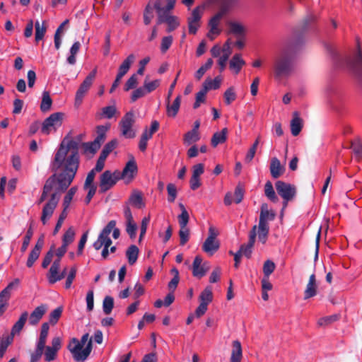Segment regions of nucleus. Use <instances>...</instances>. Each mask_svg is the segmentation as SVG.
<instances>
[{
	"label": "nucleus",
	"mask_w": 362,
	"mask_h": 362,
	"mask_svg": "<svg viewBox=\"0 0 362 362\" xmlns=\"http://www.w3.org/2000/svg\"><path fill=\"white\" fill-rule=\"evenodd\" d=\"M269 169L271 175L274 179L281 177L285 171L284 167L281 165L280 160L276 157L271 160Z\"/></svg>",
	"instance_id": "5701e85b"
},
{
	"label": "nucleus",
	"mask_w": 362,
	"mask_h": 362,
	"mask_svg": "<svg viewBox=\"0 0 362 362\" xmlns=\"http://www.w3.org/2000/svg\"><path fill=\"white\" fill-rule=\"evenodd\" d=\"M79 144L80 140L72 139H66V138H64L61 142L59 148H63L64 151L71 154H74V156H79Z\"/></svg>",
	"instance_id": "dca6fc26"
},
{
	"label": "nucleus",
	"mask_w": 362,
	"mask_h": 362,
	"mask_svg": "<svg viewBox=\"0 0 362 362\" xmlns=\"http://www.w3.org/2000/svg\"><path fill=\"white\" fill-rule=\"evenodd\" d=\"M180 244L185 245L189 238V230L187 227L180 228L179 231Z\"/></svg>",
	"instance_id": "13d9d810"
},
{
	"label": "nucleus",
	"mask_w": 362,
	"mask_h": 362,
	"mask_svg": "<svg viewBox=\"0 0 362 362\" xmlns=\"http://www.w3.org/2000/svg\"><path fill=\"white\" fill-rule=\"evenodd\" d=\"M33 235V230L32 228V225L30 226L29 228L28 229L26 234L23 238V242L21 248V250L22 252H24L28 249V247L30 244V240Z\"/></svg>",
	"instance_id": "864d4df0"
},
{
	"label": "nucleus",
	"mask_w": 362,
	"mask_h": 362,
	"mask_svg": "<svg viewBox=\"0 0 362 362\" xmlns=\"http://www.w3.org/2000/svg\"><path fill=\"white\" fill-rule=\"evenodd\" d=\"M138 168L134 158L129 160L125 165L122 171V177H125L130 180L133 179L137 173Z\"/></svg>",
	"instance_id": "412c9836"
},
{
	"label": "nucleus",
	"mask_w": 362,
	"mask_h": 362,
	"mask_svg": "<svg viewBox=\"0 0 362 362\" xmlns=\"http://www.w3.org/2000/svg\"><path fill=\"white\" fill-rule=\"evenodd\" d=\"M294 48L292 45H288L276 57L274 64V76L281 78L288 76L294 69Z\"/></svg>",
	"instance_id": "7ed1b4c3"
},
{
	"label": "nucleus",
	"mask_w": 362,
	"mask_h": 362,
	"mask_svg": "<svg viewBox=\"0 0 362 362\" xmlns=\"http://www.w3.org/2000/svg\"><path fill=\"white\" fill-rule=\"evenodd\" d=\"M88 333H86L82 336L80 341H78L76 338H72L69 345L67 346V349L71 353L81 350L83 346L88 341Z\"/></svg>",
	"instance_id": "4be33fe9"
},
{
	"label": "nucleus",
	"mask_w": 362,
	"mask_h": 362,
	"mask_svg": "<svg viewBox=\"0 0 362 362\" xmlns=\"http://www.w3.org/2000/svg\"><path fill=\"white\" fill-rule=\"evenodd\" d=\"M213 63H214V62H213L212 59H209L206 61V62L205 63V64L202 65L197 71V72L195 73V78L197 80H200L202 78V76H204V74L206 73V71L211 68Z\"/></svg>",
	"instance_id": "3c124183"
},
{
	"label": "nucleus",
	"mask_w": 362,
	"mask_h": 362,
	"mask_svg": "<svg viewBox=\"0 0 362 362\" xmlns=\"http://www.w3.org/2000/svg\"><path fill=\"white\" fill-rule=\"evenodd\" d=\"M217 234L213 227L209 228V235L202 245L204 252L209 255H213L220 247L218 240H216Z\"/></svg>",
	"instance_id": "9d476101"
},
{
	"label": "nucleus",
	"mask_w": 362,
	"mask_h": 362,
	"mask_svg": "<svg viewBox=\"0 0 362 362\" xmlns=\"http://www.w3.org/2000/svg\"><path fill=\"white\" fill-rule=\"evenodd\" d=\"M257 235V226L255 225L250 231L248 243L247 244H243L240 247L239 252L242 255L245 256L248 259L251 257L252 247L255 243Z\"/></svg>",
	"instance_id": "ddd939ff"
},
{
	"label": "nucleus",
	"mask_w": 362,
	"mask_h": 362,
	"mask_svg": "<svg viewBox=\"0 0 362 362\" xmlns=\"http://www.w3.org/2000/svg\"><path fill=\"white\" fill-rule=\"evenodd\" d=\"M160 85V80L156 79L152 81L148 80V77L146 78L144 82L143 87L145 89V92L150 93L158 88Z\"/></svg>",
	"instance_id": "79ce46f5"
},
{
	"label": "nucleus",
	"mask_w": 362,
	"mask_h": 362,
	"mask_svg": "<svg viewBox=\"0 0 362 362\" xmlns=\"http://www.w3.org/2000/svg\"><path fill=\"white\" fill-rule=\"evenodd\" d=\"M200 139L199 132L193 131H189L184 135V143L187 145H190L192 143H195Z\"/></svg>",
	"instance_id": "a18cd8bd"
},
{
	"label": "nucleus",
	"mask_w": 362,
	"mask_h": 362,
	"mask_svg": "<svg viewBox=\"0 0 362 362\" xmlns=\"http://www.w3.org/2000/svg\"><path fill=\"white\" fill-rule=\"evenodd\" d=\"M116 226V221L112 220L108 222L106 226L102 230L99 234L98 239L93 244L95 250H99L103 247L101 252L102 257L105 259L109 255V247L112 245V240L110 238V234L113 228Z\"/></svg>",
	"instance_id": "39448f33"
},
{
	"label": "nucleus",
	"mask_w": 362,
	"mask_h": 362,
	"mask_svg": "<svg viewBox=\"0 0 362 362\" xmlns=\"http://www.w3.org/2000/svg\"><path fill=\"white\" fill-rule=\"evenodd\" d=\"M135 56L133 54H129L122 63L119 67V71L126 74L134 62Z\"/></svg>",
	"instance_id": "c03bdc74"
},
{
	"label": "nucleus",
	"mask_w": 362,
	"mask_h": 362,
	"mask_svg": "<svg viewBox=\"0 0 362 362\" xmlns=\"http://www.w3.org/2000/svg\"><path fill=\"white\" fill-rule=\"evenodd\" d=\"M117 113V108L115 105H110L104 107L101 109L100 112L95 114V118L97 119H112Z\"/></svg>",
	"instance_id": "bb28decb"
},
{
	"label": "nucleus",
	"mask_w": 362,
	"mask_h": 362,
	"mask_svg": "<svg viewBox=\"0 0 362 362\" xmlns=\"http://www.w3.org/2000/svg\"><path fill=\"white\" fill-rule=\"evenodd\" d=\"M221 81L219 76L216 77L214 80L208 78L204 82L203 87L208 91L211 89L216 90L220 87Z\"/></svg>",
	"instance_id": "a19ab883"
},
{
	"label": "nucleus",
	"mask_w": 362,
	"mask_h": 362,
	"mask_svg": "<svg viewBox=\"0 0 362 362\" xmlns=\"http://www.w3.org/2000/svg\"><path fill=\"white\" fill-rule=\"evenodd\" d=\"M153 18V7L151 5V2H149L144 11V23L145 25H148L151 23L152 19Z\"/></svg>",
	"instance_id": "603ef678"
},
{
	"label": "nucleus",
	"mask_w": 362,
	"mask_h": 362,
	"mask_svg": "<svg viewBox=\"0 0 362 362\" xmlns=\"http://www.w3.org/2000/svg\"><path fill=\"white\" fill-rule=\"evenodd\" d=\"M135 122L134 113L132 111L127 112L119 123L121 135L127 139H133L136 136V133L132 129Z\"/></svg>",
	"instance_id": "0eeeda50"
},
{
	"label": "nucleus",
	"mask_w": 362,
	"mask_h": 362,
	"mask_svg": "<svg viewBox=\"0 0 362 362\" xmlns=\"http://www.w3.org/2000/svg\"><path fill=\"white\" fill-rule=\"evenodd\" d=\"M75 231L73 227H69L67 230L64 233L62 237V246L67 248L74 240Z\"/></svg>",
	"instance_id": "58836bf2"
},
{
	"label": "nucleus",
	"mask_w": 362,
	"mask_h": 362,
	"mask_svg": "<svg viewBox=\"0 0 362 362\" xmlns=\"http://www.w3.org/2000/svg\"><path fill=\"white\" fill-rule=\"evenodd\" d=\"M139 250L138 247L135 245H131L126 251V256L128 259V262L130 265H133L136 263L138 256H139Z\"/></svg>",
	"instance_id": "2f4dec72"
},
{
	"label": "nucleus",
	"mask_w": 362,
	"mask_h": 362,
	"mask_svg": "<svg viewBox=\"0 0 362 362\" xmlns=\"http://www.w3.org/2000/svg\"><path fill=\"white\" fill-rule=\"evenodd\" d=\"M228 129L223 128L221 132L214 134L211 139V144L216 147L218 144L224 143L227 139Z\"/></svg>",
	"instance_id": "c756f323"
},
{
	"label": "nucleus",
	"mask_w": 362,
	"mask_h": 362,
	"mask_svg": "<svg viewBox=\"0 0 362 362\" xmlns=\"http://www.w3.org/2000/svg\"><path fill=\"white\" fill-rule=\"evenodd\" d=\"M45 360L46 361L50 362L56 358L57 351L50 348L49 346H45Z\"/></svg>",
	"instance_id": "774afa93"
},
{
	"label": "nucleus",
	"mask_w": 362,
	"mask_h": 362,
	"mask_svg": "<svg viewBox=\"0 0 362 362\" xmlns=\"http://www.w3.org/2000/svg\"><path fill=\"white\" fill-rule=\"evenodd\" d=\"M169 10H167V8H164L160 11H158L157 12L158 18H157V24H161L166 21L168 17H171L172 15L170 14Z\"/></svg>",
	"instance_id": "0e129e2a"
},
{
	"label": "nucleus",
	"mask_w": 362,
	"mask_h": 362,
	"mask_svg": "<svg viewBox=\"0 0 362 362\" xmlns=\"http://www.w3.org/2000/svg\"><path fill=\"white\" fill-rule=\"evenodd\" d=\"M110 127V124H107L106 125H98L96 127V133L97 136L95 137V140L103 144L106 139V133Z\"/></svg>",
	"instance_id": "ea45409f"
},
{
	"label": "nucleus",
	"mask_w": 362,
	"mask_h": 362,
	"mask_svg": "<svg viewBox=\"0 0 362 362\" xmlns=\"http://www.w3.org/2000/svg\"><path fill=\"white\" fill-rule=\"evenodd\" d=\"M63 312V308L62 306L57 307L52 310L49 316V322L52 325H54L59 321Z\"/></svg>",
	"instance_id": "de8ad7c7"
},
{
	"label": "nucleus",
	"mask_w": 362,
	"mask_h": 362,
	"mask_svg": "<svg viewBox=\"0 0 362 362\" xmlns=\"http://www.w3.org/2000/svg\"><path fill=\"white\" fill-rule=\"evenodd\" d=\"M245 64V62L241 57V55L240 54H235L229 62V67L230 69L234 70L235 73L238 74Z\"/></svg>",
	"instance_id": "cd10ccee"
},
{
	"label": "nucleus",
	"mask_w": 362,
	"mask_h": 362,
	"mask_svg": "<svg viewBox=\"0 0 362 362\" xmlns=\"http://www.w3.org/2000/svg\"><path fill=\"white\" fill-rule=\"evenodd\" d=\"M165 23L168 24L167 31L169 33L175 30L180 25L177 18L175 16L168 17Z\"/></svg>",
	"instance_id": "052dcab7"
},
{
	"label": "nucleus",
	"mask_w": 362,
	"mask_h": 362,
	"mask_svg": "<svg viewBox=\"0 0 362 362\" xmlns=\"http://www.w3.org/2000/svg\"><path fill=\"white\" fill-rule=\"evenodd\" d=\"M97 74V69H94L92 70L89 74L86 77L84 81L80 85L76 93L75 97V105L78 107L83 102V99L90 88L91 87L93 81L95 78Z\"/></svg>",
	"instance_id": "6e6552de"
},
{
	"label": "nucleus",
	"mask_w": 362,
	"mask_h": 362,
	"mask_svg": "<svg viewBox=\"0 0 362 362\" xmlns=\"http://www.w3.org/2000/svg\"><path fill=\"white\" fill-rule=\"evenodd\" d=\"M181 103V95H177L174 100L172 105H170V101H167V115L168 117H175L180 109Z\"/></svg>",
	"instance_id": "7c9ffc66"
},
{
	"label": "nucleus",
	"mask_w": 362,
	"mask_h": 362,
	"mask_svg": "<svg viewBox=\"0 0 362 362\" xmlns=\"http://www.w3.org/2000/svg\"><path fill=\"white\" fill-rule=\"evenodd\" d=\"M339 317L340 315L338 314L323 317L318 320L317 325L319 326H327L337 321L339 319Z\"/></svg>",
	"instance_id": "09e8293b"
},
{
	"label": "nucleus",
	"mask_w": 362,
	"mask_h": 362,
	"mask_svg": "<svg viewBox=\"0 0 362 362\" xmlns=\"http://www.w3.org/2000/svg\"><path fill=\"white\" fill-rule=\"evenodd\" d=\"M117 183V179L112 175L110 170H105L100 177V192L104 193Z\"/></svg>",
	"instance_id": "4468645a"
},
{
	"label": "nucleus",
	"mask_w": 362,
	"mask_h": 362,
	"mask_svg": "<svg viewBox=\"0 0 362 362\" xmlns=\"http://www.w3.org/2000/svg\"><path fill=\"white\" fill-rule=\"evenodd\" d=\"M244 194H245V189H244L243 186L241 184H238L235 187V191H234L235 202L236 204H240L243 199Z\"/></svg>",
	"instance_id": "6e6d98bb"
},
{
	"label": "nucleus",
	"mask_w": 362,
	"mask_h": 362,
	"mask_svg": "<svg viewBox=\"0 0 362 362\" xmlns=\"http://www.w3.org/2000/svg\"><path fill=\"white\" fill-rule=\"evenodd\" d=\"M93 349V343L92 339H90L89 341L87 342V344L86 347L83 349H81L80 351H76V352H72L73 358L74 359L78 362V361H84L86 360V358L90 355L91 351Z\"/></svg>",
	"instance_id": "aec40b11"
},
{
	"label": "nucleus",
	"mask_w": 362,
	"mask_h": 362,
	"mask_svg": "<svg viewBox=\"0 0 362 362\" xmlns=\"http://www.w3.org/2000/svg\"><path fill=\"white\" fill-rule=\"evenodd\" d=\"M264 194L269 200L274 203H277L279 200L270 181H267L264 185Z\"/></svg>",
	"instance_id": "c9c22d12"
},
{
	"label": "nucleus",
	"mask_w": 362,
	"mask_h": 362,
	"mask_svg": "<svg viewBox=\"0 0 362 362\" xmlns=\"http://www.w3.org/2000/svg\"><path fill=\"white\" fill-rule=\"evenodd\" d=\"M49 329V325L48 322H44L42 324L40 337L38 339L37 346L45 348L46 340L48 336Z\"/></svg>",
	"instance_id": "72a5a7b5"
},
{
	"label": "nucleus",
	"mask_w": 362,
	"mask_h": 362,
	"mask_svg": "<svg viewBox=\"0 0 362 362\" xmlns=\"http://www.w3.org/2000/svg\"><path fill=\"white\" fill-rule=\"evenodd\" d=\"M114 308V299L110 296H107L104 298L103 301V312L106 315L111 313Z\"/></svg>",
	"instance_id": "49530a36"
},
{
	"label": "nucleus",
	"mask_w": 362,
	"mask_h": 362,
	"mask_svg": "<svg viewBox=\"0 0 362 362\" xmlns=\"http://www.w3.org/2000/svg\"><path fill=\"white\" fill-rule=\"evenodd\" d=\"M47 307L42 304L34 309L29 317V324L33 326L37 325L47 311Z\"/></svg>",
	"instance_id": "f3484780"
},
{
	"label": "nucleus",
	"mask_w": 362,
	"mask_h": 362,
	"mask_svg": "<svg viewBox=\"0 0 362 362\" xmlns=\"http://www.w3.org/2000/svg\"><path fill=\"white\" fill-rule=\"evenodd\" d=\"M102 144L98 140L94 139L91 142H84L82 143V147L84 151V153H90L91 155H94L98 150L100 148Z\"/></svg>",
	"instance_id": "473e14b6"
},
{
	"label": "nucleus",
	"mask_w": 362,
	"mask_h": 362,
	"mask_svg": "<svg viewBox=\"0 0 362 362\" xmlns=\"http://www.w3.org/2000/svg\"><path fill=\"white\" fill-rule=\"evenodd\" d=\"M64 113L54 112L46 118L42 124L41 132L44 134H49L51 129H56L62 125Z\"/></svg>",
	"instance_id": "1a4fd4ad"
},
{
	"label": "nucleus",
	"mask_w": 362,
	"mask_h": 362,
	"mask_svg": "<svg viewBox=\"0 0 362 362\" xmlns=\"http://www.w3.org/2000/svg\"><path fill=\"white\" fill-rule=\"evenodd\" d=\"M77 191L76 187H72L69 189L66 194L65 195L63 201V206L65 210H67V209L69 207V205L71 202V200L73 199V197L74 194H76Z\"/></svg>",
	"instance_id": "8fccbe9b"
},
{
	"label": "nucleus",
	"mask_w": 362,
	"mask_h": 362,
	"mask_svg": "<svg viewBox=\"0 0 362 362\" xmlns=\"http://www.w3.org/2000/svg\"><path fill=\"white\" fill-rule=\"evenodd\" d=\"M242 356L243 352L240 342L238 340L233 341L230 362H240Z\"/></svg>",
	"instance_id": "c85d7f7f"
},
{
	"label": "nucleus",
	"mask_w": 362,
	"mask_h": 362,
	"mask_svg": "<svg viewBox=\"0 0 362 362\" xmlns=\"http://www.w3.org/2000/svg\"><path fill=\"white\" fill-rule=\"evenodd\" d=\"M79 167V156H74L59 148L51 163L52 171L54 172L59 189L66 191L73 182Z\"/></svg>",
	"instance_id": "f257e3e1"
},
{
	"label": "nucleus",
	"mask_w": 362,
	"mask_h": 362,
	"mask_svg": "<svg viewBox=\"0 0 362 362\" xmlns=\"http://www.w3.org/2000/svg\"><path fill=\"white\" fill-rule=\"evenodd\" d=\"M59 188V184L57 182L55 175H51L46 181L42 188V192L37 204H40L46 200L48 194L51 192L50 196L44 205L42 211L40 220L43 225H45L48 220L52 217L55 209L57 208L61 198L62 193L65 191H61Z\"/></svg>",
	"instance_id": "f03ea898"
},
{
	"label": "nucleus",
	"mask_w": 362,
	"mask_h": 362,
	"mask_svg": "<svg viewBox=\"0 0 362 362\" xmlns=\"http://www.w3.org/2000/svg\"><path fill=\"white\" fill-rule=\"evenodd\" d=\"M138 83V78L136 74L132 75L129 79L127 81L124 90L125 91H129L130 89L134 88Z\"/></svg>",
	"instance_id": "338daca9"
},
{
	"label": "nucleus",
	"mask_w": 362,
	"mask_h": 362,
	"mask_svg": "<svg viewBox=\"0 0 362 362\" xmlns=\"http://www.w3.org/2000/svg\"><path fill=\"white\" fill-rule=\"evenodd\" d=\"M40 255V252L37 251L35 250H32L29 254L26 266L29 268L32 267L35 263V262L39 258Z\"/></svg>",
	"instance_id": "69168bd1"
},
{
	"label": "nucleus",
	"mask_w": 362,
	"mask_h": 362,
	"mask_svg": "<svg viewBox=\"0 0 362 362\" xmlns=\"http://www.w3.org/2000/svg\"><path fill=\"white\" fill-rule=\"evenodd\" d=\"M351 148L358 159L362 158V144L360 140L352 141Z\"/></svg>",
	"instance_id": "4d7b16f0"
},
{
	"label": "nucleus",
	"mask_w": 362,
	"mask_h": 362,
	"mask_svg": "<svg viewBox=\"0 0 362 362\" xmlns=\"http://www.w3.org/2000/svg\"><path fill=\"white\" fill-rule=\"evenodd\" d=\"M35 39L36 42H39L42 40L47 30L46 23L42 21L40 23L37 21L35 23Z\"/></svg>",
	"instance_id": "e433bc0d"
},
{
	"label": "nucleus",
	"mask_w": 362,
	"mask_h": 362,
	"mask_svg": "<svg viewBox=\"0 0 362 362\" xmlns=\"http://www.w3.org/2000/svg\"><path fill=\"white\" fill-rule=\"evenodd\" d=\"M59 268L60 265H59V260H54L49 270L48 281L49 284H55L57 281H59L65 277L67 268L65 267L62 273L58 274Z\"/></svg>",
	"instance_id": "2eb2a0df"
},
{
	"label": "nucleus",
	"mask_w": 362,
	"mask_h": 362,
	"mask_svg": "<svg viewBox=\"0 0 362 362\" xmlns=\"http://www.w3.org/2000/svg\"><path fill=\"white\" fill-rule=\"evenodd\" d=\"M275 187L277 193L284 200L282 210L285 209L288 202L293 200L296 195V188L294 185L278 180L275 183Z\"/></svg>",
	"instance_id": "423d86ee"
},
{
	"label": "nucleus",
	"mask_w": 362,
	"mask_h": 362,
	"mask_svg": "<svg viewBox=\"0 0 362 362\" xmlns=\"http://www.w3.org/2000/svg\"><path fill=\"white\" fill-rule=\"evenodd\" d=\"M228 13V12L220 7L218 11L209 20V32L207 35L208 37H209L211 40L214 39V37L211 35V34L219 35L221 33V30L218 28V25L223 17Z\"/></svg>",
	"instance_id": "f8f14e48"
},
{
	"label": "nucleus",
	"mask_w": 362,
	"mask_h": 362,
	"mask_svg": "<svg viewBox=\"0 0 362 362\" xmlns=\"http://www.w3.org/2000/svg\"><path fill=\"white\" fill-rule=\"evenodd\" d=\"M54 245H52L50 247V249L46 253L43 260H42V267L43 268H47L49 264L51 263L52 262V259L53 258V256H54Z\"/></svg>",
	"instance_id": "bf43d9fd"
},
{
	"label": "nucleus",
	"mask_w": 362,
	"mask_h": 362,
	"mask_svg": "<svg viewBox=\"0 0 362 362\" xmlns=\"http://www.w3.org/2000/svg\"><path fill=\"white\" fill-rule=\"evenodd\" d=\"M167 191L168 194V201L170 203L175 202L177 197V188L173 183H169L167 185Z\"/></svg>",
	"instance_id": "e2e57ef3"
},
{
	"label": "nucleus",
	"mask_w": 362,
	"mask_h": 362,
	"mask_svg": "<svg viewBox=\"0 0 362 362\" xmlns=\"http://www.w3.org/2000/svg\"><path fill=\"white\" fill-rule=\"evenodd\" d=\"M20 283L18 279H15L14 281L9 283L7 286L0 292V316H1L6 311L8 302L11 298V291L15 287L18 286Z\"/></svg>",
	"instance_id": "9b49d317"
},
{
	"label": "nucleus",
	"mask_w": 362,
	"mask_h": 362,
	"mask_svg": "<svg viewBox=\"0 0 362 362\" xmlns=\"http://www.w3.org/2000/svg\"><path fill=\"white\" fill-rule=\"evenodd\" d=\"M52 105V99L48 91L42 93V100L40 103V110L42 112H47L50 110Z\"/></svg>",
	"instance_id": "f704fd0d"
},
{
	"label": "nucleus",
	"mask_w": 362,
	"mask_h": 362,
	"mask_svg": "<svg viewBox=\"0 0 362 362\" xmlns=\"http://www.w3.org/2000/svg\"><path fill=\"white\" fill-rule=\"evenodd\" d=\"M225 103L227 105H230L236 99V94L235 93L233 87H230L224 93Z\"/></svg>",
	"instance_id": "680f3d73"
},
{
	"label": "nucleus",
	"mask_w": 362,
	"mask_h": 362,
	"mask_svg": "<svg viewBox=\"0 0 362 362\" xmlns=\"http://www.w3.org/2000/svg\"><path fill=\"white\" fill-rule=\"evenodd\" d=\"M303 128V119L300 117L298 112L293 113V118L291 121V132L293 136H298Z\"/></svg>",
	"instance_id": "393cba45"
},
{
	"label": "nucleus",
	"mask_w": 362,
	"mask_h": 362,
	"mask_svg": "<svg viewBox=\"0 0 362 362\" xmlns=\"http://www.w3.org/2000/svg\"><path fill=\"white\" fill-rule=\"evenodd\" d=\"M28 317V313L27 311L23 312L18 320L13 325L11 331V340L13 339V337L16 334H19L23 329L25 324Z\"/></svg>",
	"instance_id": "6ab92c4d"
},
{
	"label": "nucleus",
	"mask_w": 362,
	"mask_h": 362,
	"mask_svg": "<svg viewBox=\"0 0 362 362\" xmlns=\"http://www.w3.org/2000/svg\"><path fill=\"white\" fill-rule=\"evenodd\" d=\"M275 264L271 260H267L263 265L264 277L269 278L275 269Z\"/></svg>",
	"instance_id": "5fc2aeb1"
},
{
	"label": "nucleus",
	"mask_w": 362,
	"mask_h": 362,
	"mask_svg": "<svg viewBox=\"0 0 362 362\" xmlns=\"http://www.w3.org/2000/svg\"><path fill=\"white\" fill-rule=\"evenodd\" d=\"M202 258L199 255L194 257L192 263V274L194 276L202 278L207 272V269H204V267L202 265Z\"/></svg>",
	"instance_id": "b1692460"
},
{
	"label": "nucleus",
	"mask_w": 362,
	"mask_h": 362,
	"mask_svg": "<svg viewBox=\"0 0 362 362\" xmlns=\"http://www.w3.org/2000/svg\"><path fill=\"white\" fill-rule=\"evenodd\" d=\"M317 284L315 274H312L304 291V300L309 299L317 295Z\"/></svg>",
	"instance_id": "a211bd4d"
},
{
	"label": "nucleus",
	"mask_w": 362,
	"mask_h": 362,
	"mask_svg": "<svg viewBox=\"0 0 362 362\" xmlns=\"http://www.w3.org/2000/svg\"><path fill=\"white\" fill-rule=\"evenodd\" d=\"M129 203L137 209H142L145 206L143 200L142 193L137 190H133L129 198Z\"/></svg>",
	"instance_id": "a878e982"
},
{
	"label": "nucleus",
	"mask_w": 362,
	"mask_h": 362,
	"mask_svg": "<svg viewBox=\"0 0 362 362\" xmlns=\"http://www.w3.org/2000/svg\"><path fill=\"white\" fill-rule=\"evenodd\" d=\"M199 300L200 303H205L207 305L212 301L213 293L210 286L206 287L204 290L201 293L199 296Z\"/></svg>",
	"instance_id": "37998d69"
},
{
	"label": "nucleus",
	"mask_w": 362,
	"mask_h": 362,
	"mask_svg": "<svg viewBox=\"0 0 362 362\" xmlns=\"http://www.w3.org/2000/svg\"><path fill=\"white\" fill-rule=\"evenodd\" d=\"M229 32L233 35L242 36L244 35L245 29L243 25L239 23L230 21L228 23Z\"/></svg>",
	"instance_id": "4c0bfd02"
},
{
	"label": "nucleus",
	"mask_w": 362,
	"mask_h": 362,
	"mask_svg": "<svg viewBox=\"0 0 362 362\" xmlns=\"http://www.w3.org/2000/svg\"><path fill=\"white\" fill-rule=\"evenodd\" d=\"M276 217V213L268 209V204L263 203L261 205L259 224L257 226V233L259 240L265 244L269 232V221H274Z\"/></svg>",
	"instance_id": "20e7f679"
}]
</instances>
